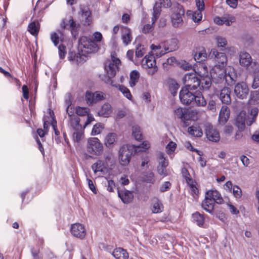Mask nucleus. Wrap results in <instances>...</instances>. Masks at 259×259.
<instances>
[{"instance_id": "obj_1", "label": "nucleus", "mask_w": 259, "mask_h": 259, "mask_svg": "<svg viewBox=\"0 0 259 259\" xmlns=\"http://www.w3.org/2000/svg\"><path fill=\"white\" fill-rule=\"evenodd\" d=\"M177 40L175 39H171L170 41L171 45H174V47H171L168 41L166 42V44L161 43L158 45L153 44L151 46L153 55L149 54L146 55L142 62L143 68L149 69L148 70V74L149 75H154L158 70L157 66L156 65V60L154 56L157 58H159L166 54L167 52H172L175 50L177 48Z\"/></svg>"}, {"instance_id": "obj_2", "label": "nucleus", "mask_w": 259, "mask_h": 259, "mask_svg": "<svg viewBox=\"0 0 259 259\" xmlns=\"http://www.w3.org/2000/svg\"><path fill=\"white\" fill-rule=\"evenodd\" d=\"M120 64V60L114 56L113 54H111V60L107 62L104 66L107 76H104L102 78V80L106 84H109L113 87L118 88L119 90L122 93L124 96L128 99L131 100L132 96L130 90L123 85L114 83V82L112 79L118 70L119 66Z\"/></svg>"}, {"instance_id": "obj_3", "label": "nucleus", "mask_w": 259, "mask_h": 259, "mask_svg": "<svg viewBox=\"0 0 259 259\" xmlns=\"http://www.w3.org/2000/svg\"><path fill=\"white\" fill-rule=\"evenodd\" d=\"M212 82L222 88L226 84L231 85L237 78V73L234 68L230 66L224 69L220 65H215L210 70Z\"/></svg>"}, {"instance_id": "obj_4", "label": "nucleus", "mask_w": 259, "mask_h": 259, "mask_svg": "<svg viewBox=\"0 0 259 259\" xmlns=\"http://www.w3.org/2000/svg\"><path fill=\"white\" fill-rule=\"evenodd\" d=\"M181 103L186 105L204 107L207 102L199 91H194L187 89L182 88L179 94Z\"/></svg>"}, {"instance_id": "obj_5", "label": "nucleus", "mask_w": 259, "mask_h": 259, "mask_svg": "<svg viewBox=\"0 0 259 259\" xmlns=\"http://www.w3.org/2000/svg\"><path fill=\"white\" fill-rule=\"evenodd\" d=\"M224 200L219 191L211 190L206 192L205 199L202 202L201 206L205 211L212 214L214 203L222 204Z\"/></svg>"}, {"instance_id": "obj_6", "label": "nucleus", "mask_w": 259, "mask_h": 259, "mask_svg": "<svg viewBox=\"0 0 259 259\" xmlns=\"http://www.w3.org/2000/svg\"><path fill=\"white\" fill-rule=\"evenodd\" d=\"M137 152L136 145L126 144L122 145L119 150V159L122 165H127L130 162L131 158Z\"/></svg>"}, {"instance_id": "obj_7", "label": "nucleus", "mask_w": 259, "mask_h": 259, "mask_svg": "<svg viewBox=\"0 0 259 259\" xmlns=\"http://www.w3.org/2000/svg\"><path fill=\"white\" fill-rule=\"evenodd\" d=\"M98 50L97 44L91 38L82 36L78 40V51L87 55L95 53Z\"/></svg>"}, {"instance_id": "obj_8", "label": "nucleus", "mask_w": 259, "mask_h": 259, "mask_svg": "<svg viewBox=\"0 0 259 259\" xmlns=\"http://www.w3.org/2000/svg\"><path fill=\"white\" fill-rule=\"evenodd\" d=\"M172 12L171 15V21L172 25L175 28H179L183 24V17L185 10L183 7L179 4H177L172 8Z\"/></svg>"}, {"instance_id": "obj_9", "label": "nucleus", "mask_w": 259, "mask_h": 259, "mask_svg": "<svg viewBox=\"0 0 259 259\" xmlns=\"http://www.w3.org/2000/svg\"><path fill=\"white\" fill-rule=\"evenodd\" d=\"M86 150L92 156H99L103 152V146L97 138H90L87 141Z\"/></svg>"}, {"instance_id": "obj_10", "label": "nucleus", "mask_w": 259, "mask_h": 259, "mask_svg": "<svg viewBox=\"0 0 259 259\" xmlns=\"http://www.w3.org/2000/svg\"><path fill=\"white\" fill-rule=\"evenodd\" d=\"M185 87L183 88L190 90H195L200 86V79L197 76L195 72L187 73L183 77Z\"/></svg>"}, {"instance_id": "obj_11", "label": "nucleus", "mask_w": 259, "mask_h": 259, "mask_svg": "<svg viewBox=\"0 0 259 259\" xmlns=\"http://www.w3.org/2000/svg\"><path fill=\"white\" fill-rule=\"evenodd\" d=\"M234 91L235 96L238 98L244 99L246 98L248 94L249 89L245 82H241L235 85Z\"/></svg>"}, {"instance_id": "obj_12", "label": "nucleus", "mask_w": 259, "mask_h": 259, "mask_svg": "<svg viewBox=\"0 0 259 259\" xmlns=\"http://www.w3.org/2000/svg\"><path fill=\"white\" fill-rule=\"evenodd\" d=\"M71 234L78 238L83 239L86 235V231L84 226L79 223L72 224L70 228Z\"/></svg>"}, {"instance_id": "obj_13", "label": "nucleus", "mask_w": 259, "mask_h": 259, "mask_svg": "<svg viewBox=\"0 0 259 259\" xmlns=\"http://www.w3.org/2000/svg\"><path fill=\"white\" fill-rule=\"evenodd\" d=\"M205 135L208 140L213 142H217L220 139L219 132L210 124L206 125Z\"/></svg>"}, {"instance_id": "obj_14", "label": "nucleus", "mask_w": 259, "mask_h": 259, "mask_svg": "<svg viewBox=\"0 0 259 259\" xmlns=\"http://www.w3.org/2000/svg\"><path fill=\"white\" fill-rule=\"evenodd\" d=\"M239 61L240 65L245 67L247 70H249V67L253 63L250 55L246 52H242L240 53Z\"/></svg>"}, {"instance_id": "obj_15", "label": "nucleus", "mask_w": 259, "mask_h": 259, "mask_svg": "<svg viewBox=\"0 0 259 259\" xmlns=\"http://www.w3.org/2000/svg\"><path fill=\"white\" fill-rule=\"evenodd\" d=\"M118 196L124 204H128L132 202L134 199L133 193L126 189L118 190Z\"/></svg>"}, {"instance_id": "obj_16", "label": "nucleus", "mask_w": 259, "mask_h": 259, "mask_svg": "<svg viewBox=\"0 0 259 259\" xmlns=\"http://www.w3.org/2000/svg\"><path fill=\"white\" fill-rule=\"evenodd\" d=\"M246 120H248V118H247L245 112L244 111H241L237 115L235 122V124L239 130H244L245 124H246Z\"/></svg>"}, {"instance_id": "obj_17", "label": "nucleus", "mask_w": 259, "mask_h": 259, "mask_svg": "<svg viewBox=\"0 0 259 259\" xmlns=\"http://www.w3.org/2000/svg\"><path fill=\"white\" fill-rule=\"evenodd\" d=\"M210 56L211 58L217 59L219 63H221L222 66L226 63L227 61L226 54L223 52H219L217 49H212L210 52Z\"/></svg>"}, {"instance_id": "obj_18", "label": "nucleus", "mask_w": 259, "mask_h": 259, "mask_svg": "<svg viewBox=\"0 0 259 259\" xmlns=\"http://www.w3.org/2000/svg\"><path fill=\"white\" fill-rule=\"evenodd\" d=\"M121 39L124 45L127 46L130 44L132 40V36L131 29L126 26L121 27Z\"/></svg>"}, {"instance_id": "obj_19", "label": "nucleus", "mask_w": 259, "mask_h": 259, "mask_svg": "<svg viewBox=\"0 0 259 259\" xmlns=\"http://www.w3.org/2000/svg\"><path fill=\"white\" fill-rule=\"evenodd\" d=\"M230 93V89L227 87H224L221 90L219 98L223 104H229L231 103Z\"/></svg>"}, {"instance_id": "obj_20", "label": "nucleus", "mask_w": 259, "mask_h": 259, "mask_svg": "<svg viewBox=\"0 0 259 259\" xmlns=\"http://www.w3.org/2000/svg\"><path fill=\"white\" fill-rule=\"evenodd\" d=\"M207 53L204 47L196 48L194 51V58L197 62H201L206 59Z\"/></svg>"}, {"instance_id": "obj_21", "label": "nucleus", "mask_w": 259, "mask_h": 259, "mask_svg": "<svg viewBox=\"0 0 259 259\" xmlns=\"http://www.w3.org/2000/svg\"><path fill=\"white\" fill-rule=\"evenodd\" d=\"M230 115V110L226 106H223L220 110L219 121L221 124H225L228 120Z\"/></svg>"}, {"instance_id": "obj_22", "label": "nucleus", "mask_w": 259, "mask_h": 259, "mask_svg": "<svg viewBox=\"0 0 259 259\" xmlns=\"http://www.w3.org/2000/svg\"><path fill=\"white\" fill-rule=\"evenodd\" d=\"M70 60L74 61L78 64L83 63L86 61L87 54L82 52L78 51L77 53H71L69 57Z\"/></svg>"}, {"instance_id": "obj_23", "label": "nucleus", "mask_w": 259, "mask_h": 259, "mask_svg": "<svg viewBox=\"0 0 259 259\" xmlns=\"http://www.w3.org/2000/svg\"><path fill=\"white\" fill-rule=\"evenodd\" d=\"M117 140V135L115 133L108 134L105 138L104 144L107 148H112Z\"/></svg>"}, {"instance_id": "obj_24", "label": "nucleus", "mask_w": 259, "mask_h": 259, "mask_svg": "<svg viewBox=\"0 0 259 259\" xmlns=\"http://www.w3.org/2000/svg\"><path fill=\"white\" fill-rule=\"evenodd\" d=\"M176 116L183 120H188L190 118V112L182 108H178L175 110Z\"/></svg>"}, {"instance_id": "obj_25", "label": "nucleus", "mask_w": 259, "mask_h": 259, "mask_svg": "<svg viewBox=\"0 0 259 259\" xmlns=\"http://www.w3.org/2000/svg\"><path fill=\"white\" fill-rule=\"evenodd\" d=\"M80 12L83 19H84L85 23L87 25H90L92 21V13L88 7H81Z\"/></svg>"}, {"instance_id": "obj_26", "label": "nucleus", "mask_w": 259, "mask_h": 259, "mask_svg": "<svg viewBox=\"0 0 259 259\" xmlns=\"http://www.w3.org/2000/svg\"><path fill=\"white\" fill-rule=\"evenodd\" d=\"M151 209L152 212L154 213H160L163 211V205L158 199L154 198L152 199Z\"/></svg>"}, {"instance_id": "obj_27", "label": "nucleus", "mask_w": 259, "mask_h": 259, "mask_svg": "<svg viewBox=\"0 0 259 259\" xmlns=\"http://www.w3.org/2000/svg\"><path fill=\"white\" fill-rule=\"evenodd\" d=\"M112 112V108L109 103H105L98 111L99 116L108 117Z\"/></svg>"}, {"instance_id": "obj_28", "label": "nucleus", "mask_w": 259, "mask_h": 259, "mask_svg": "<svg viewBox=\"0 0 259 259\" xmlns=\"http://www.w3.org/2000/svg\"><path fill=\"white\" fill-rule=\"evenodd\" d=\"M112 255L116 259H127L128 257V254L126 250L121 248L114 249Z\"/></svg>"}, {"instance_id": "obj_29", "label": "nucleus", "mask_w": 259, "mask_h": 259, "mask_svg": "<svg viewBox=\"0 0 259 259\" xmlns=\"http://www.w3.org/2000/svg\"><path fill=\"white\" fill-rule=\"evenodd\" d=\"M92 168L95 174L100 172L102 174L105 173L106 169L103 161L100 160H98L96 162L93 164Z\"/></svg>"}, {"instance_id": "obj_30", "label": "nucleus", "mask_w": 259, "mask_h": 259, "mask_svg": "<svg viewBox=\"0 0 259 259\" xmlns=\"http://www.w3.org/2000/svg\"><path fill=\"white\" fill-rule=\"evenodd\" d=\"M39 23L37 21H34L28 26L27 30L30 34L35 36H37L39 30Z\"/></svg>"}, {"instance_id": "obj_31", "label": "nucleus", "mask_w": 259, "mask_h": 259, "mask_svg": "<svg viewBox=\"0 0 259 259\" xmlns=\"http://www.w3.org/2000/svg\"><path fill=\"white\" fill-rule=\"evenodd\" d=\"M200 86H199L198 88H199V89L202 90H208L211 85L213 83L212 78L211 77L210 78L208 76L204 77L200 79Z\"/></svg>"}, {"instance_id": "obj_32", "label": "nucleus", "mask_w": 259, "mask_h": 259, "mask_svg": "<svg viewBox=\"0 0 259 259\" xmlns=\"http://www.w3.org/2000/svg\"><path fill=\"white\" fill-rule=\"evenodd\" d=\"M202 12L198 10L195 11L189 10L187 12V15L188 16H191L192 19L195 23H199L202 18Z\"/></svg>"}, {"instance_id": "obj_33", "label": "nucleus", "mask_w": 259, "mask_h": 259, "mask_svg": "<svg viewBox=\"0 0 259 259\" xmlns=\"http://www.w3.org/2000/svg\"><path fill=\"white\" fill-rule=\"evenodd\" d=\"M79 122L80 119L77 116H75L70 117V125L75 131L83 129L82 125L79 124Z\"/></svg>"}, {"instance_id": "obj_34", "label": "nucleus", "mask_w": 259, "mask_h": 259, "mask_svg": "<svg viewBox=\"0 0 259 259\" xmlns=\"http://www.w3.org/2000/svg\"><path fill=\"white\" fill-rule=\"evenodd\" d=\"M179 84L175 80L171 79L168 81L169 91L173 96L177 95Z\"/></svg>"}, {"instance_id": "obj_35", "label": "nucleus", "mask_w": 259, "mask_h": 259, "mask_svg": "<svg viewBox=\"0 0 259 259\" xmlns=\"http://www.w3.org/2000/svg\"><path fill=\"white\" fill-rule=\"evenodd\" d=\"M193 221L199 226H201L204 224V218L203 214L198 212H196L192 214Z\"/></svg>"}, {"instance_id": "obj_36", "label": "nucleus", "mask_w": 259, "mask_h": 259, "mask_svg": "<svg viewBox=\"0 0 259 259\" xmlns=\"http://www.w3.org/2000/svg\"><path fill=\"white\" fill-rule=\"evenodd\" d=\"M188 132L190 135L197 137H200L203 135L202 130L199 126H197L189 127L188 128Z\"/></svg>"}, {"instance_id": "obj_37", "label": "nucleus", "mask_w": 259, "mask_h": 259, "mask_svg": "<svg viewBox=\"0 0 259 259\" xmlns=\"http://www.w3.org/2000/svg\"><path fill=\"white\" fill-rule=\"evenodd\" d=\"M139 73L137 70H133L130 74V85L131 87H134L138 82L139 79Z\"/></svg>"}, {"instance_id": "obj_38", "label": "nucleus", "mask_w": 259, "mask_h": 259, "mask_svg": "<svg viewBox=\"0 0 259 259\" xmlns=\"http://www.w3.org/2000/svg\"><path fill=\"white\" fill-rule=\"evenodd\" d=\"M132 134L135 139L137 141L142 139V134L141 128L139 125H135L132 127Z\"/></svg>"}, {"instance_id": "obj_39", "label": "nucleus", "mask_w": 259, "mask_h": 259, "mask_svg": "<svg viewBox=\"0 0 259 259\" xmlns=\"http://www.w3.org/2000/svg\"><path fill=\"white\" fill-rule=\"evenodd\" d=\"M83 130L75 131L73 133L72 139L74 142L79 143L84 138Z\"/></svg>"}, {"instance_id": "obj_40", "label": "nucleus", "mask_w": 259, "mask_h": 259, "mask_svg": "<svg viewBox=\"0 0 259 259\" xmlns=\"http://www.w3.org/2000/svg\"><path fill=\"white\" fill-rule=\"evenodd\" d=\"M250 114L251 117H248V120H246V124L248 126H250L254 122L256 116L258 114L257 108L255 107L252 108L250 110Z\"/></svg>"}, {"instance_id": "obj_41", "label": "nucleus", "mask_w": 259, "mask_h": 259, "mask_svg": "<svg viewBox=\"0 0 259 259\" xmlns=\"http://www.w3.org/2000/svg\"><path fill=\"white\" fill-rule=\"evenodd\" d=\"M248 102L250 104L259 103V93L258 91H255L251 92Z\"/></svg>"}, {"instance_id": "obj_42", "label": "nucleus", "mask_w": 259, "mask_h": 259, "mask_svg": "<svg viewBox=\"0 0 259 259\" xmlns=\"http://www.w3.org/2000/svg\"><path fill=\"white\" fill-rule=\"evenodd\" d=\"M143 181L148 183L153 184L155 182L154 175L152 172H147L143 178Z\"/></svg>"}, {"instance_id": "obj_43", "label": "nucleus", "mask_w": 259, "mask_h": 259, "mask_svg": "<svg viewBox=\"0 0 259 259\" xmlns=\"http://www.w3.org/2000/svg\"><path fill=\"white\" fill-rule=\"evenodd\" d=\"M181 173L182 176L185 179L187 184H191L192 183V181H193V180L191 178L190 175L187 168H186L185 167L182 168L181 170Z\"/></svg>"}, {"instance_id": "obj_44", "label": "nucleus", "mask_w": 259, "mask_h": 259, "mask_svg": "<svg viewBox=\"0 0 259 259\" xmlns=\"http://www.w3.org/2000/svg\"><path fill=\"white\" fill-rule=\"evenodd\" d=\"M103 128V125L100 123L96 124L92 128L91 135L92 136H96L99 134Z\"/></svg>"}, {"instance_id": "obj_45", "label": "nucleus", "mask_w": 259, "mask_h": 259, "mask_svg": "<svg viewBox=\"0 0 259 259\" xmlns=\"http://www.w3.org/2000/svg\"><path fill=\"white\" fill-rule=\"evenodd\" d=\"M146 51L143 46L139 44L136 47V58H141L145 54Z\"/></svg>"}, {"instance_id": "obj_46", "label": "nucleus", "mask_w": 259, "mask_h": 259, "mask_svg": "<svg viewBox=\"0 0 259 259\" xmlns=\"http://www.w3.org/2000/svg\"><path fill=\"white\" fill-rule=\"evenodd\" d=\"M235 21V18L232 15L226 14L224 16V24L227 26H230Z\"/></svg>"}, {"instance_id": "obj_47", "label": "nucleus", "mask_w": 259, "mask_h": 259, "mask_svg": "<svg viewBox=\"0 0 259 259\" xmlns=\"http://www.w3.org/2000/svg\"><path fill=\"white\" fill-rule=\"evenodd\" d=\"M69 24L71 34L74 37H75L77 34V27L76 24L73 19L69 20Z\"/></svg>"}, {"instance_id": "obj_48", "label": "nucleus", "mask_w": 259, "mask_h": 259, "mask_svg": "<svg viewBox=\"0 0 259 259\" xmlns=\"http://www.w3.org/2000/svg\"><path fill=\"white\" fill-rule=\"evenodd\" d=\"M85 101L89 105L95 103L94 94L89 91L87 92L85 94Z\"/></svg>"}, {"instance_id": "obj_49", "label": "nucleus", "mask_w": 259, "mask_h": 259, "mask_svg": "<svg viewBox=\"0 0 259 259\" xmlns=\"http://www.w3.org/2000/svg\"><path fill=\"white\" fill-rule=\"evenodd\" d=\"M90 109L88 108L77 107L76 108V113L79 116H84L89 114Z\"/></svg>"}, {"instance_id": "obj_50", "label": "nucleus", "mask_w": 259, "mask_h": 259, "mask_svg": "<svg viewBox=\"0 0 259 259\" xmlns=\"http://www.w3.org/2000/svg\"><path fill=\"white\" fill-rule=\"evenodd\" d=\"M159 165L162 167H167L168 166V161L165 159L164 156V154L162 153H160L159 154Z\"/></svg>"}, {"instance_id": "obj_51", "label": "nucleus", "mask_w": 259, "mask_h": 259, "mask_svg": "<svg viewBox=\"0 0 259 259\" xmlns=\"http://www.w3.org/2000/svg\"><path fill=\"white\" fill-rule=\"evenodd\" d=\"M177 144L174 142H170L166 146V152L168 154L174 152L176 148Z\"/></svg>"}, {"instance_id": "obj_52", "label": "nucleus", "mask_w": 259, "mask_h": 259, "mask_svg": "<svg viewBox=\"0 0 259 259\" xmlns=\"http://www.w3.org/2000/svg\"><path fill=\"white\" fill-rule=\"evenodd\" d=\"M217 45L219 47H225L227 44V40L225 38L222 36H217L216 37Z\"/></svg>"}, {"instance_id": "obj_53", "label": "nucleus", "mask_w": 259, "mask_h": 259, "mask_svg": "<svg viewBox=\"0 0 259 259\" xmlns=\"http://www.w3.org/2000/svg\"><path fill=\"white\" fill-rule=\"evenodd\" d=\"M197 10L203 11L205 10V4L204 0H195Z\"/></svg>"}, {"instance_id": "obj_54", "label": "nucleus", "mask_w": 259, "mask_h": 259, "mask_svg": "<svg viewBox=\"0 0 259 259\" xmlns=\"http://www.w3.org/2000/svg\"><path fill=\"white\" fill-rule=\"evenodd\" d=\"M185 146L188 149L190 150V151L196 152L199 156H202L203 155V152L194 148L190 142H186L185 144Z\"/></svg>"}, {"instance_id": "obj_55", "label": "nucleus", "mask_w": 259, "mask_h": 259, "mask_svg": "<svg viewBox=\"0 0 259 259\" xmlns=\"http://www.w3.org/2000/svg\"><path fill=\"white\" fill-rule=\"evenodd\" d=\"M59 55L60 59H64L66 54V47L60 45L58 47Z\"/></svg>"}, {"instance_id": "obj_56", "label": "nucleus", "mask_w": 259, "mask_h": 259, "mask_svg": "<svg viewBox=\"0 0 259 259\" xmlns=\"http://www.w3.org/2000/svg\"><path fill=\"white\" fill-rule=\"evenodd\" d=\"M233 193L234 196L237 198H239L242 195V192L241 189L237 186H234L232 189Z\"/></svg>"}, {"instance_id": "obj_57", "label": "nucleus", "mask_w": 259, "mask_h": 259, "mask_svg": "<svg viewBox=\"0 0 259 259\" xmlns=\"http://www.w3.org/2000/svg\"><path fill=\"white\" fill-rule=\"evenodd\" d=\"M150 146L149 142L147 141H144L142 144L138 146H136L137 151L139 148H142V151H145L147 150Z\"/></svg>"}, {"instance_id": "obj_58", "label": "nucleus", "mask_w": 259, "mask_h": 259, "mask_svg": "<svg viewBox=\"0 0 259 259\" xmlns=\"http://www.w3.org/2000/svg\"><path fill=\"white\" fill-rule=\"evenodd\" d=\"M171 187V183L168 182H165L162 184L160 187V191L161 192H164L168 191Z\"/></svg>"}, {"instance_id": "obj_59", "label": "nucleus", "mask_w": 259, "mask_h": 259, "mask_svg": "<svg viewBox=\"0 0 259 259\" xmlns=\"http://www.w3.org/2000/svg\"><path fill=\"white\" fill-rule=\"evenodd\" d=\"M154 26L151 24H145L142 28V32L144 33H148L151 32L153 30Z\"/></svg>"}, {"instance_id": "obj_60", "label": "nucleus", "mask_w": 259, "mask_h": 259, "mask_svg": "<svg viewBox=\"0 0 259 259\" xmlns=\"http://www.w3.org/2000/svg\"><path fill=\"white\" fill-rule=\"evenodd\" d=\"M176 62V58L171 57L167 59L166 62L163 63V66L164 68L167 67L168 65H172Z\"/></svg>"}, {"instance_id": "obj_61", "label": "nucleus", "mask_w": 259, "mask_h": 259, "mask_svg": "<svg viewBox=\"0 0 259 259\" xmlns=\"http://www.w3.org/2000/svg\"><path fill=\"white\" fill-rule=\"evenodd\" d=\"M159 3L161 7L169 8L171 6L170 0H159Z\"/></svg>"}, {"instance_id": "obj_62", "label": "nucleus", "mask_w": 259, "mask_h": 259, "mask_svg": "<svg viewBox=\"0 0 259 259\" xmlns=\"http://www.w3.org/2000/svg\"><path fill=\"white\" fill-rule=\"evenodd\" d=\"M107 190L109 192H112L114 191V188L115 187V183L112 180L107 181V185H106Z\"/></svg>"}, {"instance_id": "obj_63", "label": "nucleus", "mask_w": 259, "mask_h": 259, "mask_svg": "<svg viewBox=\"0 0 259 259\" xmlns=\"http://www.w3.org/2000/svg\"><path fill=\"white\" fill-rule=\"evenodd\" d=\"M94 97L95 103L100 101L104 99L103 94L102 92H96L94 93Z\"/></svg>"}, {"instance_id": "obj_64", "label": "nucleus", "mask_w": 259, "mask_h": 259, "mask_svg": "<svg viewBox=\"0 0 259 259\" xmlns=\"http://www.w3.org/2000/svg\"><path fill=\"white\" fill-rule=\"evenodd\" d=\"M252 87L253 89H257L259 87V74H255L254 76Z\"/></svg>"}]
</instances>
